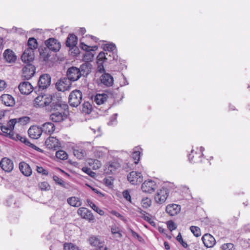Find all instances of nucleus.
<instances>
[{"instance_id":"9","label":"nucleus","mask_w":250,"mask_h":250,"mask_svg":"<svg viewBox=\"0 0 250 250\" xmlns=\"http://www.w3.org/2000/svg\"><path fill=\"white\" fill-rule=\"evenodd\" d=\"M128 181L132 185H136L141 183L143 180V176L141 172L132 171L127 175Z\"/></svg>"},{"instance_id":"1","label":"nucleus","mask_w":250,"mask_h":250,"mask_svg":"<svg viewBox=\"0 0 250 250\" xmlns=\"http://www.w3.org/2000/svg\"><path fill=\"white\" fill-rule=\"evenodd\" d=\"M50 119L53 122L61 123L65 120L68 117V105L65 103L58 100L50 105Z\"/></svg>"},{"instance_id":"35","label":"nucleus","mask_w":250,"mask_h":250,"mask_svg":"<svg viewBox=\"0 0 250 250\" xmlns=\"http://www.w3.org/2000/svg\"><path fill=\"white\" fill-rule=\"evenodd\" d=\"M88 164L93 169H97L101 167V163L97 159H90L88 160Z\"/></svg>"},{"instance_id":"61","label":"nucleus","mask_w":250,"mask_h":250,"mask_svg":"<svg viewBox=\"0 0 250 250\" xmlns=\"http://www.w3.org/2000/svg\"><path fill=\"white\" fill-rule=\"evenodd\" d=\"M37 171L38 173H41L42 175H48V171L46 169H44L42 167L37 166Z\"/></svg>"},{"instance_id":"43","label":"nucleus","mask_w":250,"mask_h":250,"mask_svg":"<svg viewBox=\"0 0 250 250\" xmlns=\"http://www.w3.org/2000/svg\"><path fill=\"white\" fill-rule=\"evenodd\" d=\"M56 156L60 160H65L67 159L68 154L64 151L60 150L56 152Z\"/></svg>"},{"instance_id":"13","label":"nucleus","mask_w":250,"mask_h":250,"mask_svg":"<svg viewBox=\"0 0 250 250\" xmlns=\"http://www.w3.org/2000/svg\"><path fill=\"white\" fill-rule=\"evenodd\" d=\"M46 147L49 149L57 150L61 147V144L59 140L55 137H49L45 142Z\"/></svg>"},{"instance_id":"32","label":"nucleus","mask_w":250,"mask_h":250,"mask_svg":"<svg viewBox=\"0 0 250 250\" xmlns=\"http://www.w3.org/2000/svg\"><path fill=\"white\" fill-rule=\"evenodd\" d=\"M108 96L106 94H97L94 97V102L98 104H104L107 99Z\"/></svg>"},{"instance_id":"59","label":"nucleus","mask_w":250,"mask_h":250,"mask_svg":"<svg viewBox=\"0 0 250 250\" xmlns=\"http://www.w3.org/2000/svg\"><path fill=\"white\" fill-rule=\"evenodd\" d=\"M144 219L148 222L151 226H155V223L154 221H153L151 219V215L148 214L147 215L146 217H144Z\"/></svg>"},{"instance_id":"49","label":"nucleus","mask_w":250,"mask_h":250,"mask_svg":"<svg viewBox=\"0 0 250 250\" xmlns=\"http://www.w3.org/2000/svg\"><path fill=\"white\" fill-rule=\"evenodd\" d=\"M222 250H234V245L232 243L224 244L221 246Z\"/></svg>"},{"instance_id":"34","label":"nucleus","mask_w":250,"mask_h":250,"mask_svg":"<svg viewBox=\"0 0 250 250\" xmlns=\"http://www.w3.org/2000/svg\"><path fill=\"white\" fill-rule=\"evenodd\" d=\"M67 202L70 206L75 207H78L81 205V202L80 199L75 197H71L68 198Z\"/></svg>"},{"instance_id":"24","label":"nucleus","mask_w":250,"mask_h":250,"mask_svg":"<svg viewBox=\"0 0 250 250\" xmlns=\"http://www.w3.org/2000/svg\"><path fill=\"white\" fill-rule=\"evenodd\" d=\"M0 99L3 104L7 106H13L15 104L14 98L9 94H3Z\"/></svg>"},{"instance_id":"58","label":"nucleus","mask_w":250,"mask_h":250,"mask_svg":"<svg viewBox=\"0 0 250 250\" xmlns=\"http://www.w3.org/2000/svg\"><path fill=\"white\" fill-rule=\"evenodd\" d=\"M123 195L125 199L126 200L129 201L130 203H131V196L128 190H126L123 192Z\"/></svg>"},{"instance_id":"4","label":"nucleus","mask_w":250,"mask_h":250,"mask_svg":"<svg viewBox=\"0 0 250 250\" xmlns=\"http://www.w3.org/2000/svg\"><path fill=\"white\" fill-rule=\"evenodd\" d=\"M51 78L48 74L41 75L38 81V86L34 88L35 92L37 93V88L39 91L47 89L51 84Z\"/></svg>"},{"instance_id":"45","label":"nucleus","mask_w":250,"mask_h":250,"mask_svg":"<svg viewBox=\"0 0 250 250\" xmlns=\"http://www.w3.org/2000/svg\"><path fill=\"white\" fill-rule=\"evenodd\" d=\"M141 204L143 208H147L151 206V201L147 197L144 198L141 201Z\"/></svg>"},{"instance_id":"17","label":"nucleus","mask_w":250,"mask_h":250,"mask_svg":"<svg viewBox=\"0 0 250 250\" xmlns=\"http://www.w3.org/2000/svg\"><path fill=\"white\" fill-rule=\"evenodd\" d=\"M101 84L106 86L110 87L113 84L114 79L113 77L109 73L104 72L100 78Z\"/></svg>"},{"instance_id":"14","label":"nucleus","mask_w":250,"mask_h":250,"mask_svg":"<svg viewBox=\"0 0 250 250\" xmlns=\"http://www.w3.org/2000/svg\"><path fill=\"white\" fill-rule=\"evenodd\" d=\"M29 136L33 139H37L40 137L42 133L41 126L32 125L28 130Z\"/></svg>"},{"instance_id":"54","label":"nucleus","mask_w":250,"mask_h":250,"mask_svg":"<svg viewBox=\"0 0 250 250\" xmlns=\"http://www.w3.org/2000/svg\"><path fill=\"white\" fill-rule=\"evenodd\" d=\"M176 239L182 245V246L184 248H187L188 247V244H187V243L183 241V239L180 233H179Z\"/></svg>"},{"instance_id":"57","label":"nucleus","mask_w":250,"mask_h":250,"mask_svg":"<svg viewBox=\"0 0 250 250\" xmlns=\"http://www.w3.org/2000/svg\"><path fill=\"white\" fill-rule=\"evenodd\" d=\"M93 57V55L90 52H87L83 56V59L87 61H91Z\"/></svg>"},{"instance_id":"56","label":"nucleus","mask_w":250,"mask_h":250,"mask_svg":"<svg viewBox=\"0 0 250 250\" xmlns=\"http://www.w3.org/2000/svg\"><path fill=\"white\" fill-rule=\"evenodd\" d=\"M104 181L106 186L112 187L113 186V180L111 177L104 179Z\"/></svg>"},{"instance_id":"2","label":"nucleus","mask_w":250,"mask_h":250,"mask_svg":"<svg viewBox=\"0 0 250 250\" xmlns=\"http://www.w3.org/2000/svg\"><path fill=\"white\" fill-rule=\"evenodd\" d=\"M91 64L88 62L83 63L79 68L71 66L67 71V77L71 82L77 81L82 77L86 78L91 72Z\"/></svg>"},{"instance_id":"33","label":"nucleus","mask_w":250,"mask_h":250,"mask_svg":"<svg viewBox=\"0 0 250 250\" xmlns=\"http://www.w3.org/2000/svg\"><path fill=\"white\" fill-rule=\"evenodd\" d=\"M27 45L28 46L27 49H31L32 51H34L38 47L37 41L33 37L30 38L28 40Z\"/></svg>"},{"instance_id":"46","label":"nucleus","mask_w":250,"mask_h":250,"mask_svg":"<svg viewBox=\"0 0 250 250\" xmlns=\"http://www.w3.org/2000/svg\"><path fill=\"white\" fill-rule=\"evenodd\" d=\"M190 230L196 237H199L201 235L200 229L198 227L196 226H191L190 227Z\"/></svg>"},{"instance_id":"22","label":"nucleus","mask_w":250,"mask_h":250,"mask_svg":"<svg viewBox=\"0 0 250 250\" xmlns=\"http://www.w3.org/2000/svg\"><path fill=\"white\" fill-rule=\"evenodd\" d=\"M42 133L50 135L52 134L55 129V125L51 122H46L41 126Z\"/></svg>"},{"instance_id":"23","label":"nucleus","mask_w":250,"mask_h":250,"mask_svg":"<svg viewBox=\"0 0 250 250\" xmlns=\"http://www.w3.org/2000/svg\"><path fill=\"white\" fill-rule=\"evenodd\" d=\"M121 166L117 161H110L106 165V173L108 174H114Z\"/></svg>"},{"instance_id":"31","label":"nucleus","mask_w":250,"mask_h":250,"mask_svg":"<svg viewBox=\"0 0 250 250\" xmlns=\"http://www.w3.org/2000/svg\"><path fill=\"white\" fill-rule=\"evenodd\" d=\"M53 179L57 184L63 188L68 189L70 187V185L68 182L64 181L62 178L59 177L58 176L54 175Z\"/></svg>"},{"instance_id":"26","label":"nucleus","mask_w":250,"mask_h":250,"mask_svg":"<svg viewBox=\"0 0 250 250\" xmlns=\"http://www.w3.org/2000/svg\"><path fill=\"white\" fill-rule=\"evenodd\" d=\"M203 156V154L198 153L192 150L191 153L188 155V160L191 163H199L202 162V158Z\"/></svg>"},{"instance_id":"29","label":"nucleus","mask_w":250,"mask_h":250,"mask_svg":"<svg viewBox=\"0 0 250 250\" xmlns=\"http://www.w3.org/2000/svg\"><path fill=\"white\" fill-rule=\"evenodd\" d=\"M111 232L117 241L120 240L123 236L121 229L116 225L111 227Z\"/></svg>"},{"instance_id":"16","label":"nucleus","mask_w":250,"mask_h":250,"mask_svg":"<svg viewBox=\"0 0 250 250\" xmlns=\"http://www.w3.org/2000/svg\"><path fill=\"white\" fill-rule=\"evenodd\" d=\"M34 51L31 49H26L21 56V60L27 64H30V62L34 60Z\"/></svg>"},{"instance_id":"51","label":"nucleus","mask_w":250,"mask_h":250,"mask_svg":"<svg viewBox=\"0 0 250 250\" xmlns=\"http://www.w3.org/2000/svg\"><path fill=\"white\" fill-rule=\"evenodd\" d=\"M117 113H115L113 115H112L110 118V121L108 123V125H116L117 123Z\"/></svg>"},{"instance_id":"38","label":"nucleus","mask_w":250,"mask_h":250,"mask_svg":"<svg viewBox=\"0 0 250 250\" xmlns=\"http://www.w3.org/2000/svg\"><path fill=\"white\" fill-rule=\"evenodd\" d=\"M104 52H115L117 53L116 46L115 44L113 43H107L103 45Z\"/></svg>"},{"instance_id":"64","label":"nucleus","mask_w":250,"mask_h":250,"mask_svg":"<svg viewBox=\"0 0 250 250\" xmlns=\"http://www.w3.org/2000/svg\"><path fill=\"white\" fill-rule=\"evenodd\" d=\"M96 250H109V249L105 245L104 242L103 241L102 244L96 248Z\"/></svg>"},{"instance_id":"28","label":"nucleus","mask_w":250,"mask_h":250,"mask_svg":"<svg viewBox=\"0 0 250 250\" xmlns=\"http://www.w3.org/2000/svg\"><path fill=\"white\" fill-rule=\"evenodd\" d=\"M78 38L74 34H69L67 38L66 45L69 48H72L77 44Z\"/></svg>"},{"instance_id":"40","label":"nucleus","mask_w":250,"mask_h":250,"mask_svg":"<svg viewBox=\"0 0 250 250\" xmlns=\"http://www.w3.org/2000/svg\"><path fill=\"white\" fill-rule=\"evenodd\" d=\"M107 150L103 148H100L94 152V155L97 158H102L107 154Z\"/></svg>"},{"instance_id":"19","label":"nucleus","mask_w":250,"mask_h":250,"mask_svg":"<svg viewBox=\"0 0 250 250\" xmlns=\"http://www.w3.org/2000/svg\"><path fill=\"white\" fill-rule=\"evenodd\" d=\"M19 89L21 94L28 95L33 90V87L30 83L24 82L19 84Z\"/></svg>"},{"instance_id":"15","label":"nucleus","mask_w":250,"mask_h":250,"mask_svg":"<svg viewBox=\"0 0 250 250\" xmlns=\"http://www.w3.org/2000/svg\"><path fill=\"white\" fill-rule=\"evenodd\" d=\"M0 166L2 170L7 172H11L14 167L12 161L6 157H4L1 160Z\"/></svg>"},{"instance_id":"62","label":"nucleus","mask_w":250,"mask_h":250,"mask_svg":"<svg viewBox=\"0 0 250 250\" xmlns=\"http://www.w3.org/2000/svg\"><path fill=\"white\" fill-rule=\"evenodd\" d=\"M14 137H15V139L14 140H19L21 142L23 143L24 144L25 143V142H26V141L27 140V139L26 137H22L19 134H15V133H14Z\"/></svg>"},{"instance_id":"37","label":"nucleus","mask_w":250,"mask_h":250,"mask_svg":"<svg viewBox=\"0 0 250 250\" xmlns=\"http://www.w3.org/2000/svg\"><path fill=\"white\" fill-rule=\"evenodd\" d=\"M92 110V106L89 102H84L82 105V110L83 112L89 114Z\"/></svg>"},{"instance_id":"10","label":"nucleus","mask_w":250,"mask_h":250,"mask_svg":"<svg viewBox=\"0 0 250 250\" xmlns=\"http://www.w3.org/2000/svg\"><path fill=\"white\" fill-rule=\"evenodd\" d=\"M157 188L156 183L152 180L145 181L142 185V191L145 193H151Z\"/></svg>"},{"instance_id":"30","label":"nucleus","mask_w":250,"mask_h":250,"mask_svg":"<svg viewBox=\"0 0 250 250\" xmlns=\"http://www.w3.org/2000/svg\"><path fill=\"white\" fill-rule=\"evenodd\" d=\"M103 241L101 240L100 237L98 236L93 235L90 236L88 239V242L90 245L95 247V249L101 244Z\"/></svg>"},{"instance_id":"42","label":"nucleus","mask_w":250,"mask_h":250,"mask_svg":"<svg viewBox=\"0 0 250 250\" xmlns=\"http://www.w3.org/2000/svg\"><path fill=\"white\" fill-rule=\"evenodd\" d=\"M53 98L52 96L50 95H45L44 97V100L43 102H42V104H40V107H43L44 106H47L53 103Z\"/></svg>"},{"instance_id":"52","label":"nucleus","mask_w":250,"mask_h":250,"mask_svg":"<svg viewBox=\"0 0 250 250\" xmlns=\"http://www.w3.org/2000/svg\"><path fill=\"white\" fill-rule=\"evenodd\" d=\"M24 144L26 145V146L30 147L32 149L37 150L38 152H42V150L41 148L37 147L33 144L31 143L28 139L27 140L26 142H25V143Z\"/></svg>"},{"instance_id":"27","label":"nucleus","mask_w":250,"mask_h":250,"mask_svg":"<svg viewBox=\"0 0 250 250\" xmlns=\"http://www.w3.org/2000/svg\"><path fill=\"white\" fill-rule=\"evenodd\" d=\"M3 57L6 62L10 63L15 62L17 59V57L14 52L9 49H7L4 51Z\"/></svg>"},{"instance_id":"41","label":"nucleus","mask_w":250,"mask_h":250,"mask_svg":"<svg viewBox=\"0 0 250 250\" xmlns=\"http://www.w3.org/2000/svg\"><path fill=\"white\" fill-rule=\"evenodd\" d=\"M87 202L89 206L96 212L101 215H104V211L98 208L92 201L89 199L87 200Z\"/></svg>"},{"instance_id":"53","label":"nucleus","mask_w":250,"mask_h":250,"mask_svg":"<svg viewBox=\"0 0 250 250\" xmlns=\"http://www.w3.org/2000/svg\"><path fill=\"white\" fill-rule=\"evenodd\" d=\"M39 187L42 190H47L49 189V185L46 182H41L39 184Z\"/></svg>"},{"instance_id":"20","label":"nucleus","mask_w":250,"mask_h":250,"mask_svg":"<svg viewBox=\"0 0 250 250\" xmlns=\"http://www.w3.org/2000/svg\"><path fill=\"white\" fill-rule=\"evenodd\" d=\"M77 212L83 218L87 219L89 221L94 219L91 211L85 208H79Z\"/></svg>"},{"instance_id":"50","label":"nucleus","mask_w":250,"mask_h":250,"mask_svg":"<svg viewBox=\"0 0 250 250\" xmlns=\"http://www.w3.org/2000/svg\"><path fill=\"white\" fill-rule=\"evenodd\" d=\"M82 170L91 177H94L96 175V173L91 171L90 168L87 167H83L82 168Z\"/></svg>"},{"instance_id":"11","label":"nucleus","mask_w":250,"mask_h":250,"mask_svg":"<svg viewBox=\"0 0 250 250\" xmlns=\"http://www.w3.org/2000/svg\"><path fill=\"white\" fill-rule=\"evenodd\" d=\"M45 44L50 50L54 52L58 51L61 48V43L56 39L51 38L45 42Z\"/></svg>"},{"instance_id":"12","label":"nucleus","mask_w":250,"mask_h":250,"mask_svg":"<svg viewBox=\"0 0 250 250\" xmlns=\"http://www.w3.org/2000/svg\"><path fill=\"white\" fill-rule=\"evenodd\" d=\"M35 70V67L33 65L27 64L22 68V77L25 80H29L34 76Z\"/></svg>"},{"instance_id":"36","label":"nucleus","mask_w":250,"mask_h":250,"mask_svg":"<svg viewBox=\"0 0 250 250\" xmlns=\"http://www.w3.org/2000/svg\"><path fill=\"white\" fill-rule=\"evenodd\" d=\"M73 154L74 156L78 159H83L86 155L85 150L81 148L75 149L73 150Z\"/></svg>"},{"instance_id":"48","label":"nucleus","mask_w":250,"mask_h":250,"mask_svg":"<svg viewBox=\"0 0 250 250\" xmlns=\"http://www.w3.org/2000/svg\"><path fill=\"white\" fill-rule=\"evenodd\" d=\"M64 250H79L78 247L72 243H66L64 245Z\"/></svg>"},{"instance_id":"44","label":"nucleus","mask_w":250,"mask_h":250,"mask_svg":"<svg viewBox=\"0 0 250 250\" xmlns=\"http://www.w3.org/2000/svg\"><path fill=\"white\" fill-rule=\"evenodd\" d=\"M14 119L16 120V123H19L23 125L27 124L30 121V118L28 116H23L18 119Z\"/></svg>"},{"instance_id":"63","label":"nucleus","mask_w":250,"mask_h":250,"mask_svg":"<svg viewBox=\"0 0 250 250\" xmlns=\"http://www.w3.org/2000/svg\"><path fill=\"white\" fill-rule=\"evenodd\" d=\"M111 214L112 215L116 216L117 217L119 218V219H120L121 220H122L123 221H125V217L116 211H115V210L112 211Z\"/></svg>"},{"instance_id":"60","label":"nucleus","mask_w":250,"mask_h":250,"mask_svg":"<svg viewBox=\"0 0 250 250\" xmlns=\"http://www.w3.org/2000/svg\"><path fill=\"white\" fill-rule=\"evenodd\" d=\"M80 47L82 49L85 51L86 52H90V49L91 48V46L86 45L83 42H81L80 44Z\"/></svg>"},{"instance_id":"8","label":"nucleus","mask_w":250,"mask_h":250,"mask_svg":"<svg viewBox=\"0 0 250 250\" xmlns=\"http://www.w3.org/2000/svg\"><path fill=\"white\" fill-rule=\"evenodd\" d=\"M169 194L168 190L164 187L158 190L156 193L154 199L157 203L161 204L164 203L167 200Z\"/></svg>"},{"instance_id":"47","label":"nucleus","mask_w":250,"mask_h":250,"mask_svg":"<svg viewBox=\"0 0 250 250\" xmlns=\"http://www.w3.org/2000/svg\"><path fill=\"white\" fill-rule=\"evenodd\" d=\"M45 94H42V92L41 93V95H39L35 99V104L40 107V104H42V102L44 100Z\"/></svg>"},{"instance_id":"7","label":"nucleus","mask_w":250,"mask_h":250,"mask_svg":"<svg viewBox=\"0 0 250 250\" xmlns=\"http://www.w3.org/2000/svg\"><path fill=\"white\" fill-rule=\"evenodd\" d=\"M71 82L67 78L64 77L58 80L55 84V87L58 91L64 92L69 90L71 87Z\"/></svg>"},{"instance_id":"6","label":"nucleus","mask_w":250,"mask_h":250,"mask_svg":"<svg viewBox=\"0 0 250 250\" xmlns=\"http://www.w3.org/2000/svg\"><path fill=\"white\" fill-rule=\"evenodd\" d=\"M118 55L115 52H101L98 55L97 62L100 63L102 61V63L104 62H110L113 60L117 59Z\"/></svg>"},{"instance_id":"3","label":"nucleus","mask_w":250,"mask_h":250,"mask_svg":"<svg viewBox=\"0 0 250 250\" xmlns=\"http://www.w3.org/2000/svg\"><path fill=\"white\" fill-rule=\"evenodd\" d=\"M16 124V120L11 119L7 123V126L2 125L0 123V129L2 131L3 135L11 139H15L13 130Z\"/></svg>"},{"instance_id":"21","label":"nucleus","mask_w":250,"mask_h":250,"mask_svg":"<svg viewBox=\"0 0 250 250\" xmlns=\"http://www.w3.org/2000/svg\"><path fill=\"white\" fill-rule=\"evenodd\" d=\"M180 206L172 204L167 205L166 208V211L170 216L177 214L180 210Z\"/></svg>"},{"instance_id":"25","label":"nucleus","mask_w":250,"mask_h":250,"mask_svg":"<svg viewBox=\"0 0 250 250\" xmlns=\"http://www.w3.org/2000/svg\"><path fill=\"white\" fill-rule=\"evenodd\" d=\"M19 169L21 172L25 176H29L32 174V169L29 165L24 162L19 164Z\"/></svg>"},{"instance_id":"5","label":"nucleus","mask_w":250,"mask_h":250,"mask_svg":"<svg viewBox=\"0 0 250 250\" xmlns=\"http://www.w3.org/2000/svg\"><path fill=\"white\" fill-rule=\"evenodd\" d=\"M83 98L82 92L79 90L72 91L68 98V102L71 106L77 107L80 105Z\"/></svg>"},{"instance_id":"39","label":"nucleus","mask_w":250,"mask_h":250,"mask_svg":"<svg viewBox=\"0 0 250 250\" xmlns=\"http://www.w3.org/2000/svg\"><path fill=\"white\" fill-rule=\"evenodd\" d=\"M141 149L138 147H135L134 151L132 154V158L134 159V163L137 164L140 160L141 152L139 149Z\"/></svg>"},{"instance_id":"55","label":"nucleus","mask_w":250,"mask_h":250,"mask_svg":"<svg viewBox=\"0 0 250 250\" xmlns=\"http://www.w3.org/2000/svg\"><path fill=\"white\" fill-rule=\"evenodd\" d=\"M167 226L168 229L171 231L177 228V226H176V224L172 221H168L167 222Z\"/></svg>"},{"instance_id":"18","label":"nucleus","mask_w":250,"mask_h":250,"mask_svg":"<svg viewBox=\"0 0 250 250\" xmlns=\"http://www.w3.org/2000/svg\"><path fill=\"white\" fill-rule=\"evenodd\" d=\"M202 240L204 246L207 248H212L216 244L215 238L209 233L205 234L202 237Z\"/></svg>"}]
</instances>
